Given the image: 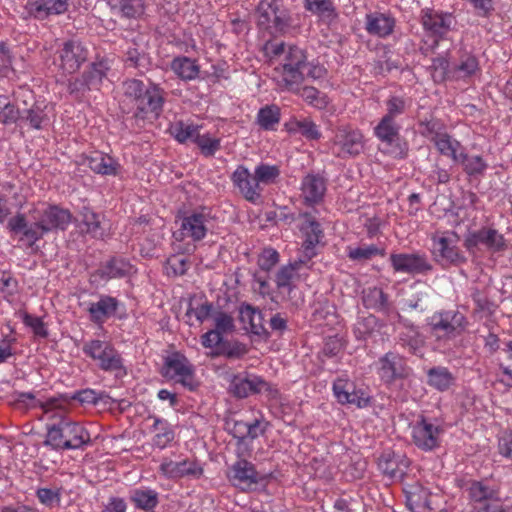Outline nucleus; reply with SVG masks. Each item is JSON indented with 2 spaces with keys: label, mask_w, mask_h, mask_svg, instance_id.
I'll return each mask as SVG.
<instances>
[{
  "label": "nucleus",
  "mask_w": 512,
  "mask_h": 512,
  "mask_svg": "<svg viewBox=\"0 0 512 512\" xmlns=\"http://www.w3.org/2000/svg\"><path fill=\"white\" fill-rule=\"evenodd\" d=\"M214 323V330L221 334H229L235 330L234 318L229 313L216 308L212 318Z\"/></svg>",
  "instance_id": "6e6d98bb"
},
{
  "label": "nucleus",
  "mask_w": 512,
  "mask_h": 512,
  "mask_svg": "<svg viewBox=\"0 0 512 512\" xmlns=\"http://www.w3.org/2000/svg\"><path fill=\"white\" fill-rule=\"evenodd\" d=\"M81 223L85 226V232L94 238H102L106 227L104 218L88 207H84L80 213Z\"/></svg>",
  "instance_id": "e433bc0d"
},
{
  "label": "nucleus",
  "mask_w": 512,
  "mask_h": 512,
  "mask_svg": "<svg viewBox=\"0 0 512 512\" xmlns=\"http://www.w3.org/2000/svg\"><path fill=\"white\" fill-rule=\"evenodd\" d=\"M281 118V110L277 105H266L262 107L256 117V122L261 129L272 131L276 129Z\"/></svg>",
  "instance_id": "c03bdc74"
},
{
  "label": "nucleus",
  "mask_w": 512,
  "mask_h": 512,
  "mask_svg": "<svg viewBox=\"0 0 512 512\" xmlns=\"http://www.w3.org/2000/svg\"><path fill=\"white\" fill-rule=\"evenodd\" d=\"M267 389L268 383L256 375H235L229 385V391L237 398H246Z\"/></svg>",
  "instance_id": "412c9836"
},
{
  "label": "nucleus",
  "mask_w": 512,
  "mask_h": 512,
  "mask_svg": "<svg viewBox=\"0 0 512 512\" xmlns=\"http://www.w3.org/2000/svg\"><path fill=\"white\" fill-rule=\"evenodd\" d=\"M395 272L410 275L427 274L433 266L425 254L419 253H393L389 257Z\"/></svg>",
  "instance_id": "f8f14e48"
},
{
  "label": "nucleus",
  "mask_w": 512,
  "mask_h": 512,
  "mask_svg": "<svg viewBox=\"0 0 512 512\" xmlns=\"http://www.w3.org/2000/svg\"><path fill=\"white\" fill-rule=\"evenodd\" d=\"M468 322L463 313L458 310H442L435 312L429 318L432 332L438 337L455 338L466 329Z\"/></svg>",
  "instance_id": "0eeeda50"
},
{
  "label": "nucleus",
  "mask_w": 512,
  "mask_h": 512,
  "mask_svg": "<svg viewBox=\"0 0 512 512\" xmlns=\"http://www.w3.org/2000/svg\"><path fill=\"white\" fill-rule=\"evenodd\" d=\"M24 106L28 105L27 99L22 100ZM48 105L44 102H33L30 107L22 108L21 121L26 122L31 128L41 130L50 124L47 113Z\"/></svg>",
  "instance_id": "a878e982"
},
{
  "label": "nucleus",
  "mask_w": 512,
  "mask_h": 512,
  "mask_svg": "<svg viewBox=\"0 0 512 512\" xmlns=\"http://www.w3.org/2000/svg\"><path fill=\"white\" fill-rule=\"evenodd\" d=\"M290 91L298 94L307 103L319 109L325 108L329 102L327 96L324 93H321L319 90L312 86H305L301 88L299 85L297 86V89Z\"/></svg>",
  "instance_id": "3c124183"
},
{
  "label": "nucleus",
  "mask_w": 512,
  "mask_h": 512,
  "mask_svg": "<svg viewBox=\"0 0 512 512\" xmlns=\"http://www.w3.org/2000/svg\"><path fill=\"white\" fill-rule=\"evenodd\" d=\"M378 466L391 479H401L405 475L408 462L400 461L399 457L394 454L385 453L379 458Z\"/></svg>",
  "instance_id": "f704fd0d"
},
{
  "label": "nucleus",
  "mask_w": 512,
  "mask_h": 512,
  "mask_svg": "<svg viewBox=\"0 0 512 512\" xmlns=\"http://www.w3.org/2000/svg\"><path fill=\"white\" fill-rule=\"evenodd\" d=\"M160 471L167 478L173 479L186 476L198 479L203 474V468L193 460H183L180 462L164 461L160 465Z\"/></svg>",
  "instance_id": "5701e85b"
},
{
  "label": "nucleus",
  "mask_w": 512,
  "mask_h": 512,
  "mask_svg": "<svg viewBox=\"0 0 512 512\" xmlns=\"http://www.w3.org/2000/svg\"><path fill=\"white\" fill-rule=\"evenodd\" d=\"M378 375L384 383L391 384L409 376L410 368L405 359L397 353L387 352L377 362Z\"/></svg>",
  "instance_id": "4468645a"
},
{
  "label": "nucleus",
  "mask_w": 512,
  "mask_h": 512,
  "mask_svg": "<svg viewBox=\"0 0 512 512\" xmlns=\"http://www.w3.org/2000/svg\"><path fill=\"white\" fill-rule=\"evenodd\" d=\"M152 430L155 433L153 437L155 447L163 449L174 439V431L166 420L155 417Z\"/></svg>",
  "instance_id": "09e8293b"
},
{
  "label": "nucleus",
  "mask_w": 512,
  "mask_h": 512,
  "mask_svg": "<svg viewBox=\"0 0 512 512\" xmlns=\"http://www.w3.org/2000/svg\"><path fill=\"white\" fill-rule=\"evenodd\" d=\"M36 496L40 503L48 508H54L60 505V489L39 488L36 491Z\"/></svg>",
  "instance_id": "e2e57ef3"
},
{
  "label": "nucleus",
  "mask_w": 512,
  "mask_h": 512,
  "mask_svg": "<svg viewBox=\"0 0 512 512\" xmlns=\"http://www.w3.org/2000/svg\"><path fill=\"white\" fill-rule=\"evenodd\" d=\"M37 405L50 420H53V423L47 425L43 443L45 446L53 450H75L91 442L89 432L66 415V408L69 405L67 397H52L46 401H38Z\"/></svg>",
  "instance_id": "f257e3e1"
},
{
  "label": "nucleus",
  "mask_w": 512,
  "mask_h": 512,
  "mask_svg": "<svg viewBox=\"0 0 512 512\" xmlns=\"http://www.w3.org/2000/svg\"><path fill=\"white\" fill-rule=\"evenodd\" d=\"M378 327V320L374 315H368L358 319L355 324L354 333L358 340H365Z\"/></svg>",
  "instance_id": "4d7b16f0"
},
{
  "label": "nucleus",
  "mask_w": 512,
  "mask_h": 512,
  "mask_svg": "<svg viewBox=\"0 0 512 512\" xmlns=\"http://www.w3.org/2000/svg\"><path fill=\"white\" fill-rule=\"evenodd\" d=\"M431 240V252L438 264L459 266L467 261L466 256L458 246L459 237L455 232H437L432 235Z\"/></svg>",
  "instance_id": "20e7f679"
},
{
  "label": "nucleus",
  "mask_w": 512,
  "mask_h": 512,
  "mask_svg": "<svg viewBox=\"0 0 512 512\" xmlns=\"http://www.w3.org/2000/svg\"><path fill=\"white\" fill-rule=\"evenodd\" d=\"M123 107L129 108L128 113L136 122L153 121L163 112L166 92L158 84L149 81L145 84L139 79H127L122 83Z\"/></svg>",
  "instance_id": "7ed1b4c3"
},
{
  "label": "nucleus",
  "mask_w": 512,
  "mask_h": 512,
  "mask_svg": "<svg viewBox=\"0 0 512 512\" xmlns=\"http://www.w3.org/2000/svg\"><path fill=\"white\" fill-rule=\"evenodd\" d=\"M239 320L244 325H249V328L245 326V329L250 333L264 339L269 338L270 333L264 325V315L258 308L243 303L239 308Z\"/></svg>",
  "instance_id": "4be33fe9"
},
{
  "label": "nucleus",
  "mask_w": 512,
  "mask_h": 512,
  "mask_svg": "<svg viewBox=\"0 0 512 512\" xmlns=\"http://www.w3.org/2000/svg\"><path fill=\"white\" fill-rule=\"evenodd\" d=\"M118 300L108 295H102L97 302L90 303L88 312L94 323H103L113 316L118 308Z\"/></svg>",
  "instance_id": "c756f323"
},
{
  "label": "nucleus",
  "mask_w": 512,
  "mask_h": 512,
  "mask_svg": "<svg viewBox=\"0 0 512 512\" xmlns=\"http://www.w3.org/2000/svg\"><path fill=\"white\" fill-rule=\"evenodd\" d=\"M21 97L28 98L33 100L32 92L29 90H22L16 95V103H6L4 107L0 110V123L4 125L13 124L17 120H21L22 115V107L19 106V102L21 101Z\"/></svg>",
  "instance_id": "37998d69"
},
{
  "label": "nucleus",
  "mask_w": 512,
  "mask_h": 512,
  "mask_svg": "<svg viewBox=\"0 0 512 512\" xmlns=\"http://www.w3.org/2000/svg\"><path fill=\"white\" fill-rule=\"evenodd\" d=\"M108 67L105 62H97L91 64V66L85 70L82 75L86 79L88 85L92 90H98L102 80L106 77Z\"/></svg>",
  "instance_id": "864d4df0"
},
{
  "label": "nucleus",
  "mask_w": 512,
  "mask_h": 512,
  "mask_svg": "<svg viewBox=\"0 0 512 512\" xmlns=\"http://www.w3.org/2000/svg\"><path fill=\"white\" fill-rule=\"evenodd\" d=\"M231 180L247 201L255 203L260 199L262 189L255 174L252 175L246 167L238 166L233 172Z\"/></svg>",
  "instance_id": "a211bd4d"
},
{
  "label": "nucleus",
  "mask_w": 512,
  "mask_h": 512,
  "mask_svg": "<svg viewBox=\"0 0 512 512\" xmlns=\"http://www.w3.org/2000/svg\"><path fill=\"white\" fill-rule=\"evenodd\" d=\"M194 143L206 157L213 156L220 149L219 138H213L209 134H201L200 131L197 133Z\"/></svg>",
  "instance_id": "13d9d810"
},
{
  "label": "nucleus",
  "mask_w": 512,
  "mask_h": 512,
  "mask_svg": "<svg viewBox=\"0 0 512 512\" xmlns=\"http://www.w3.org/2000/svg\"><path fill=\"white\" fill-rule=\"evenodd\" d=\"M334 146L337 148L338 157H354L364 149V136L358 129L341 126L335 133Z\"/></svg>",
  "instance_id": "9b49d317"
},
{
  "label": "nucleus",
  "mask_w": 512,
  "mask_h": 512,
  "mask_svg": "<svg viewBox=\"0 0 512 512\" xmlns=\"http://www.w3.org/2000/svg\"><path fill=\"white\" fill-rule=\"evenodd\" d=\"M363 304L376 311L388 310V296L378 287H369L363 290Z\"/></svg>",
  "instance_id": "49530a36"
},
{
  "label": "nucleus",
  "mask_w": 512,
  "mask_h": 512,
  "mask_svg": "<svg viewBox=\"0 0 512 512\" xmlns=\"http://www.w3.org/2000/svg\"><path fill=\"white\" fill-rule=\"evenodd\" d=\"M284 126L289 133H300L310 140H317L321 137L317 125L309 118H292Z\"/></svg>",
  "instance_id": "ea45409f"
},
{
  "label": "nucleus",
  "mask_w": 512,
  "mask_h": 512,
  "mask_svg": "<svg viewBox=\"0 0 512 512\" xmlns=\"http://www.w3.org/2000/svg\"><path fill=\"white\" fill-rule=\"evenodd\" d=\"M258 25L271 32H281L289 26V12L283 0H260L257 6Z\"/></svg>",
  "instance_id": "423d86ee"
},
{
  "label": "nucleus",
  "mask_w": 512,
  "mask_h": 512,
  "mask_svg": "<svg viewBox=\"0 0 512 512\" xmlns=\"http://www.w3.org/2000/svg\"><path fill=\"white\" fill-rule=\"evenodd\" d=\"M130 499L137 508L143 510H151L158 504V494L151 489H135Z\"/></svg>",
  "instance_id": "8fccbe9b"
},
{
  "label": "nucleus",
  "mask_w": 512,
  "mask_h": 512,
  "mask_svg": "<svg viewBox=\"0 0 512 512\" xmlns=\"http://www.w3.org/2000/svg\"><path fill=\"white\" fill-rule=\"evenodd\" d=\"M441 428L429 423L422 418L412 428V437L414 444L425 451H430L439 445V436Z\"/></svg>",
  "instance_id": "6ab92c4d"
},
{
  "label": "nucleus",
  "mask_w": 512,
  "mask_h": 512,
  "mask_svg": "<svg viewBox=\"0 0 512 512\" xmlns=\"http://www.w3.org/2000/svg\"><path fill=\"white\" fill-rule=\"evenodd\" d=\"M455 162L460 163L463 167V171L469 177H473V178L482 177L488 168V164L481 156H479V155L471 156L463 151L459 152V157L457 158V160Z\"/></svg>",
  "instance_id": "58836bf2"
},
{
  "label": "nucleus",
  "mask_w": 512,
  "mask_h": 512,
  "mask_svg": "<svg viewBox=\"0 0 512 512\" xmlns=\"http://www.w3.org/2000/svg\"><path fill=\"white\" fill-rule=\"evenodd\" d=\"M427 384L437 391L449 390L455 383V377L447 367L435 366L427 370Z\"/></svg>",
  "instance_id": "72a5a7b5"
},
{
  "label": "nucleus",
  "mask_w": 512,
  "mask_h": 512,
  "mask_svg": "<svg viewBox=\"0 0 512 512\" xmlns=\"http://www.w3.org/2000/svg\"><path fill=\"white\" fill-rule=\"evenodd\" d=\"M83 352L97 361L99 368L106 372H115L123 368L121 354L107 341L90 340L84 344Z\"/></svg>",
  "instance_id": "6e6552de"
},
{
  "label": "nucleus",
  "mask_w": 512,
  "mask_h": 512,
  "mask_svg": "<svg viewBox=\"0 0 512 512\" xmlns=\"http://www.w3.org/2000/svg\"><path fill=\"white\" fill-rule=\"evenodd\" d=\"M71 220L72 215L68 209L58 205L42 204L30 209L28 216L17 213L11 217L7 229L13 234H20V239L32 246L52 231L66 230Z\"/></svg>",
  "instance_id": "f03ea898"
},
{
  "label": "nucleus",
  "mask_w": 512,
  "mask_h": 512,
  "mask_svg": "<svg viewBox=\"0 0 512 512\" xmlns=\"http://www.w3.org/2000/svg\"><path fill=\"white\" fill-rule=\"evenodd\" d=\"M215 309L214 304L208 301H204L197 306H193L192 302H190L186 316L191 317L193 315L199 323H203L208 318H212Z\"/></svg>",
  "instance_id": "052dcab7"
},
{
  "label": "nucleus",
  "mask_w": 512,
  "mask_h": 512,
  "mask_svg": "<svg viewBox=\"0 0 512 512\" xmlns=\"http://www.w3.org/2000/svg\"><path fill=\"white\" fill-rule=\"evenodd\" d=\"M432 141L442 155L451 157L453 161L457 160L459 157L458 150L461 148L459 141L453 139L447 133H436Z\"/></svg>",
  "instance_id": "de8ad7c7"
},
{
  "label": "nucleus",
  "mask_w": 512,
  "mask_h": 512,
  "mask_svg": "<svg viewBox=\"0 0 512 512\" xmlns=\"http://www.w3.org/2000/svg\"><path fill=\"white\" fill-rule=\"evenodd\" d=\"M304 8L325 20H334L338 14L332 0H303Z\"/></svg>",
  "instance_id": "a18cd8bd"
},
{
  "label": "nucleus",
  "mask_w": 512,
  "mask_h": 512,
  "mask_svg": "<svg viewBox=\"0 0 512 512\" xmlns=\"http://www.w3.org/2000/svg\"><path fill=\"white\" fill-rule=\"evenodd\" d=\"M465 246L468 250L477 246H483L491 251H500L504 248L505 243L503 236L494 229H481L471 233L465 239Z\"/></svg>",
  "instance_id": "b1692460"
},
{
  "label": "nucleus",
  "mask_w": 512,
  "mask_h": 512,
  "mask_svg": "<svg viewBox=\"0 0 512 512\" xmlns=\"http://www.w3.org/2000/svg\"><path fill=\"white\" fill-rule=\"evenodd\" d=\"M306 62V55L302 49L290 47L277 77L279 86L286 90L297 89V86L305 80Z\"/></svg>",
  "instance_id": "39448f33"
},
{
  "label": "nucleus",
  "mask_w": 512,
  "mask_h": 512,
  "mask_svg": "<svg viewBox=\"0 0 512 512\" xmlns=\"http://www.w3.org/2000/svg\"><path fill=\"white\" fill-rule=\"evenodd\" d=\"M421 23L426 32L435 39L433 47L438 45V40L445 36L453 24V16L434 9L422 10Z\"/></svg>",
  "instance_id": "2eb2a0df"
},
{
  "label": "nucleus",
  "mask_w": 512,
  "mask_h": 512,
  "mask_svg": "<svg viewBox=\"0 0 512 512\" xmlns=\"http://www.w3.org/2000/svg\"><path fill=\"white\" fill-rule=\"evenodd\" d=\"M162 375L181 383L190 390L194 388L193 366L188 359L180 353H174L165 358Z\"/></svg>",
  "instance_id": "9d476101"
},
{
  "label": "nucleus",
  "mask_w": 512,
  "mask_h": 512,
  "mask_svg": "<svg viewBox=\"0 0 512 512\" xmlns=\"http://www.w3.org/2000/svg\"><path fill=\"white\" fill-rule=\"evenodd\" d=\"M374 134L385 145L387 153L396 158L406 156L408 146L400 137V125L396 123V120L382 117L374 128Z\"/></svg>",
  "instance_id": "1a4fd4ad"
},
{
  "label": "nucleus",
  "mask_w": 512,
  "mask_h": 512,
  "mask_svg": "<svg viewBox=\"0 0 512 512\" xmlns=\"http://www.w3.org/2000/svg\"><path fill=\"white\" fill-rule=\"evenodd\" d=\"M248 352V349L245 344L234 341V342H226L220 346L219 354L225 356L226 358L234 359L241 358Z\"/></svg>",
  "instance_id": "69168bd1"
},
{
  "label": "nucleus",
  "mask_w": 512,
  "mask_h": 512,
  "mask_svg": "<svg viewBox=\"0 0 512 512\" xmlns=\"http://www.w3.org/2000/svg\"><path fill=\"white\" fill-rule=\"evenodd\" d=\"M395 20L391 16L374 12L366 15L365 29L371 35L386 37L393 32Z\"/></svg>",
  "instance_id": "cd10ccee"
},
{
  "label": "nucleus",
  "mask_w": 512,
  "mask_h": 512,
  "mask_svg": "<svg viewBox=\"0 0 512 512\" xmlns=\"http://www.w3.org/2000/svg\"><path fill=\"white\" fill-rule=\"evenodd\" d=\"M279 262V253L273 248H266L258 258V265L264 271H270Z\"/></svg>",
  "instance_id": "774afa93"
},
{
  "label": "nucleus",
  "mask_w": 512,
  "mask_h": 512,
  "mask_svg": "<svg viewBox=\"0 0 512 512\" xmlns=\"http://www.w3.org/2000/svg\"><path fill=\"white\" fill-rule=\"evenodd\" d=\"M228 478L235 487L242 491L254 490L260 480L255 466L246 459H239L231 465Z\"/></svg>",
  "instance_id": "dca6fc26"
},
{
  "label": "nucleus",
  "mask_w": 512,
  "mask_h": 512,
  "mask_svg": "<svg viewBox=\"0 0 512 512\" xmlns=\"http://www.w3.org/2000/svg\"><path fill=\"white\" fill-rule=\"evenodd\" d=\"M171 70L182 80L190 81L198 77L200 67L196 60L186 56H179L172 60Z\"/></svg>",
  "instance_id": "4c0bfd02"
},
{
  "label": "nucleus",
  "mask_w": 512,
  "mask_h": 512,
  "mask_svg": "<svg viewBox=\"0 0 512 512\" xmlns=\"http://www.w3.org/2000/svg\"><path fill=\"white\" fill-rule=\"evenodd\" d=\"M386 110L387 112L383 117L395 120L397 116L405 112L406 101L401 97L393 96L387 100Z\"/></svg>",
  "instance_id": "338daca9"
},
{
  "label": "nucleus",
  "mask_w": 512,
  "mask_h": 512,
  "mask_svg": "<svg viewBox=\"0 0 512 512\" xmlns=\"http://www.w3.org/2000/svg\"><path fill=\"white\" fill-rule=\"evenodd\" d=\"M122 17L136 19L145 12L144 0H119L117 5Z\"/></svg>",
  "instance_id": "5fc2aeb1"
},
{
  "label": "nucleus",
  "mask_w": 512,
  "mask_h": 512,
  "mask_svg": "<svg viewBox=\"0 0 512 512\" xmlns=\"http://www.w3.org/2000/svg\"><path fill=\"white\" fill-rule=\"evenodd\" d=\"M68 401L77 400L81 404H93L97 405L103 403L104 405L109 404L111 397L105 392H96L93 389H83L75 392L71 397H68Z\"/></svg>",
  "instance_id": "603ef678"
},
{
  "label": "nucleus",
  "mask_w": 512,
  "mask_h": 512,
  "mask_svg": "<svg viewBox=\"0 0 512 512\" xmlns=\"http://www.w3.org/2000/svg\"><path fill=\"white\" fill-rule=\"evenodd\" d=\"M89 168L101 175H116L118 172V162L108 154L94 152L86 158Z\"/></svg>",
  "instance_id": "2f4dec72"
},
{
  "label": "nucleus",
  "mask_w": 512,
  "mask_h": 512,
  "mask_svg": "<svg viewBox=\"0 0 512 512\" xmlns=\"http://www.w3.org/2000/svg\"><path fill=\"white\" fill-rule=\"evenodd\" d=\"M254 174L259 185L272 184L280 175V170L276 165L260 164L255 168Z\"/></svg>",
  "instance_id": "680f3d73"
},
{
  "label": "nucleus",
  "mask_w": 512,
  "mask_h": 512,
  "mask_svg": "<svg viewBox=\"0 0 512 512\" xmlns=\"http://www.w3.org/2000/svg\"><path fill=\"white\" fill-rule=\"evenodd\" d=\"M307 276L308 273L301 272L293 265L292 262H290L289 264L280 267L277 271L275 275V283L278 289H288L291 291L294 280L306 279Z\"/></svg>",
  "instance_id": "79ce46f5"
},
{
  "label": "nucleus",
  "mask_w": 512,
  "mask_h": 512,
  "mask_svg": "<svg viewBox=\"0 0 512 512\" xmlns=\"http://www.w3.org/2000/svg\"><path fill=\"white\" fill-rule=\"evenodd\" d=\"M210 223L211 218L204 210L185 216L181 221V239L185 237L191 238L193 241L204 239L209 230Z\"/></svg>",
  "instance_id": "f3484780"
},
{
  "label": "nucleus",
  "mask_w": 512,
  "mask_h": 512,
  "mask_svg": "<svg viewBox=\"0 0 512 512\" xmlns=\"http://www.w3.org/2000/svg\"><path fill=\"white\" fill-rule=\"evenodd\" d=\"M301 191L306 204H317L323 199L325 194L326 181L319 174H307L302 180Z\"/></svg>",
  "instance_id": "bb28decb"
},
{
  "label": "nucleus",
  "mask_w": 512,
  "mask_h": 512,
  "mask_svg": "<svg viewBox=\"0 0 512 512\" xmlns=\"http://www.w3.org/2000/svg\"><path fill=\"white\" fill-rule=\"evenodd\" d=\"M301 217L303 221L300 230L305 237L303 244L315 249L316 245L319 244L320 239L323 237L321 226L311 214L304 213Z\"/></svg>",
  "instance_id": "c9c22d12"
},
{
  "label": "nucleus",
  "mask_w": 512,
  "mask_h": 512,
  "mask_svg": "<svg viewBox=\"0 0 512 512\" xmlns=\"http://www.w3.org/2000/svg\"><path fill=\"white\" fill-rule=\"evenodd\" d=\"M380 253L375 245H362L356 248H349L348 257L354 261H365Z\"/></svg>",
  "instance_id": "0e129e2a"
},
{
  "label": "nucleus",
  "mask_w": 512,
  "mask_h": 512,
  "mask_svg": "<svg viewBox=\"0 0 512 512\" xmlns=\"http://www.w3.org/2000/svg\"><path fill=\"white\" fill-rule=\"evenodd\" d=\"M67 7V0H35L29 3L30 13L38 19H44L52 14H62Z\"/></svg>",
  "instance_id": "7c9ffc66"
},
{
  "label": "nucleus",
  "mask_w": 512,
  "mask_h": 512,
  "mask_svg": "<svg viewBox=\"0 0 512 512\" xmlns=\"http://www.w3.org/2000/svg\"><path fill=\"white\" fill-rule=\"evenodd\" d=\"M132 265L123 258H112L97 273L103 279L121 278L130 274Z\"/></svg>",
  "instance_id": "a19ab883"
},
{
  "label": "nucleus",
  "mask_w": 512,
  "mask_h": 512,
  "mask_svg": "<svg viewBox=\"0 0 512 512\" xmlns=\"http://www.w3.org/2000/svg\"><path fill=\"white\" fill-rule=\"evenodd\" d=\"M468 495L474 512H481L482 507L494 505L501 500L499 490L485 481H473L468 488Z\"/></svg>",
  "instance_id": "aec40b11"
},
{
  "label": "nucleus",
  "mask_w": 512,
  "mask_h": 512,
  "mask_svg": "<svg viewBox=\"0 0 512 512\" xmlns=\"http://www.w3.org/2000/svg\"><path fill=\"white\" fill-rule=\"evenodd\" d=\"M58 54L60 69L68 74L77 72L81 65L88 59V49L78 40H68L64 42Z\"/></svg>",
  "instance_id": "ddd939ff"
},
{
  "label": "nucleus",
  "mask_w": 512,
  "mask_h": 512,
  "mask_svg": "<svg viewBox=\"0 0 512 512\" xmlns=\"http://www.w3.org/2000/svg\"><path fill=\"white\" fill-rule=\"evenodd\" d=\"M397 343L410 353L418 354L424 347L425 338L417 327L409 325L405 326L403 330L399 332Z\"/></svg>",
  "instance_id": "473e14b6"
},
{
  "label": "nucleus",
  "mask_w": 512,
  "mask_h": 512,
  "mask_svg": "<svg viewBox=\"0 0 512 512\" xmlns=\"http://www.w3.org/2000/svg\"><path fill=\"white\" fill-rule=\"evenodd\" d=\"M333 392L337 401L341 404H354L358 407H364L369 402L364 393L356 391L354 384L346 379L338 378L333 383Z\"/></svg>",
  "instance_id": "393cba45"
},
{
  "label": "nucleus",
  "mask_w": 512,
  "mask_h": 512,
  "mask_svg": "<svg viewBox=\"0 0 512 512\" xmlns=\"http://www.w3.org/2000/svg\"><path fill=\"white\" fill-rule=\"evenodd\" d=\"M200 128L198 126L184 124L183 122L176 123L172 127V134L175 139L180 143L191 141L194 143L197 133Z\"/></svg>",
  "instance_id": "bf43d9fd"
},
{
  "label": "nucleus",
  "mask_w": 512,
  "mask_h": 512,
  "mask_svg": "<svg viewBox=\"0 0 512 512\" xmlns=\"http://www.w3.org/2000/svg\"><path fill=\"white\" fill-rule=\"evenodd\" d=\"M480 70L477 57L466 50L459 51L458 61L453 64L450 74L456 79H466L475 75Z\"/></svg>",
  "instance_id": "c85d7f7f"
}]
</instances>
